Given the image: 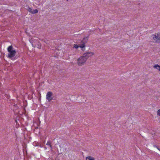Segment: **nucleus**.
Instances as JSON below:
<instances>
[{
    "label": "nucleus",
    "mask_w": 160,
    "mask_h": 160,
    "mask_svg": "<svg viewBox=\"0 0 160 160\" xmlns=\"http://www.w3.org/2000/svg\"><path fill=\"white\" fill-rule=\"evenodd\" d=\"M154 147L157 148L158 150L160 151V149L159 148H158V146H156V145H154Z\"/></svg>",
    "instance_id": "14"
},
{
    "label": "nucleus",
    "mask_w": 160,
    "mask_h": 160,
    "mask_svg": "<svg viewBox=\"0 0 160 160\" xmlns=\"http://www.w3.org/2000/svg\"><path fill=\"white\" fill-rule=\"evenodd\" d=\"M78 47H79V45H77V44H74L73 48H75L77 49L78 48Z\"/></svg>",
    "instance_id": "11"
},
{
    "label": "nucleus",
    "mask_w": 160,
    "mask_h": 160,
    "mask_svg": "<svg viewBox=\"0 0 160 160\" xmlns=\"http://www.w3.org/2000/svg\"><path fill=\"white\" fill-rule=\"evenodd\" d=\"M67 1H68V0H66Z\"/></svg>",
    "instance_id": "15"
},
{
    "label": "nucleus",
    "mask_w": 160,
    "mask_h": 160,
    "mask_svg": "<svg viewBox=\"0 0 160 160\" xmlns=\"http://www.w3.org/2000/svg\"><path fill=\"white\" fill-rule=\"evenodd\" d=\"M8 57L12 59L15 56L16 53L15 50H13L12 47L11 46L8 48Z\"/></svg>",
    "instance_id": "1"
},
{
    "label": "nucleus",
    "mask_w": 160,
    "mask_h": 160,
    "mask_svg": "<svg viewBox=\"0 0 160 160\" xmlns=\"http://www.w3.org/2000/svg\"><path fill=\"white\" fill-rule=\"evenodd\" d=\"M52 93L51 92H47L46 96V99L50 102L53 99L52 97Z\"/></svg>",
    "instance_id": "5"
},
{
    "label": "nucleus",
    "mask_w": 160,
    "mask_h": 160,
    "mask_svg": "<svg viewBox=\"0 0 160 160\" xmlns=\"http://www.w3.org/2000/svg\"><path fill=\"white\" fill-rule=\"evenodd\" d=\"M88 37L84 38L79 44V47L83 51L85 50V44L88 42Z\"/></svg>",
    "instance_id": "2"
},
{
    "label": "nucleus",
    "mask_w": 160,
    "mask_h": 160,
    "mask_svg": "<svg viewBox=\"0 0 160 160\" xmlns=\"http://www.w3.org/2000/svg\"><path fill=\"white\" fill-rule=\"evenodd\" d=\"M38 12V10L37 9H35L33 11H32V12H31V13L32 14H35L37 13Z\"/></svg>",
    "instance_id": "9"
},
{
    "label": "nucleus",
    "mask_w": 160,
    "mask_h": 160,
    "mask_svg": "<svg viewBox=\"0 0 160 160\" xmlns=\"http://www.w3.org/2000/svg\"><path fill=\"white\" fill-rule=\"evenodd\" d=\"M46 145L49 146L51 148H52V146L51 145V143L50 141H48L46 144Z\"/></svg>",
    "instance_id": "10"
},
{
    "label": "nucleus",
    "mask_w": 160,
    "mask_h": 160,
    "mask_svg": "<svg viewBox=\"0 0 160 160\" xmlns=\"http://www.w3.org/2000/svg\"><path fill=\"white\" fill-rule=\"evenodd\" d=\"M153 68L160 71V66L158 64L155 65L154 66Z\"/></svg>",
    "instance_id": "7"
},
{
    "label": "nucleus",
    "mask_w": 160,
    "mask_h": 160,
    "mask_svg": "<svg viewBox=\"0 0 160 160\" xmlns=\"http://www.w3.org/2000/svg\"><path fill=\"white\" fill-rule=\"evenodd\" d=\"M86 159L89 160H94V158L91 156H88L86 157Z\"/></svg>",
    "instance_id": "8"
},
{
    "label": "nucleus",
    "mask_w": 160,
    "mask_h": 160,
    "mask_svg": "<svg viewBox=\"0 0 160 160\" xmlns=\"http://www.w3.org/2000/svg\"><path fill=\"white\" fill-rule=\"evenodd\" d=\"M94 54V53L93 52H88L85 53L83 55L86 58L87 60L90 57L92 56Z\"/></svg>",
    "instance_id": "6"
},
{
    "label": "nucleus",
    "mask_w": 160,
    "mask_h": 160,
    "mask_svg": "<svg viewBox=\"0 0 160 160\" xmlns=\"http://www.w3.org/2000/svg\"><path fill=\"white\" fill-rule=\"evenodd\" d=\"M157 114L160 116V109H159L158 111Z\"/></svg>",
    "instance_id": "13"
},
{
    "label": "nucleus",
    "mask_w": 160,
    "mask_h": 160,
    "mask_svg": "<svg viewBox=\"0 0 160 160\" xmlns=\"http://www.w3.org/2000/svg\"><path fill=\"white\" fill-rule=\"evenodd\" d=\"M87 58L83 55L78 59V64L80 66L83 65L87 61Z\"/></svg>",
    "instance_id": "3"
},
{
    "label": "nucleus",
    "mask_w": 160,
    "mask_h": 160,
    "mask_svg": "<svg viewBox=\"0 0 160 160\" xmlns=\"http://www.w3.org/2000/svg\"><path fill=\"white\" fill-rule=\"evenodd\" d=\"M27 9L30 12H32V9L30 7H28Z\"/></svg>",
    "instance_id": "12"
},
{
    "label": "nucleus",
    "mask_w": 160,
    "mask_h": 160,
    "mask_svg": "<svg viewBox=\"0 0 160 160\" xmlns=\"http://www.w3.org/2000/svg\"><path fill=\"white\" fill-rule=\"evenodd\" d=\"M153 39L155 42H160V33H155L152 35Z\"/></svg>",
    "instance_id": "4"
}]
</instances>
